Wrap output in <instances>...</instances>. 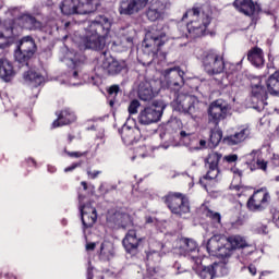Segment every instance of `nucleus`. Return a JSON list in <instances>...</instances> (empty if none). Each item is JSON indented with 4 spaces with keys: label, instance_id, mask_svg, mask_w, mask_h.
<instances>
[{
    "label": "nucleus",
    "instance_id": "1",
    "mask_svg": "<svg viewBox=\"0 0 279 279\" xmlns=\"http://www.w3.org/2000/svg\"><path fill=\"white\" fill-rule=\"evenodd\" d=\"M111 27L112 22L105 15H98L94 21L89 22L84 37V45L86 49L102 51L106 47V36L110 34Z\"/></svg>",
    "mask_w": 279,
    "mask_h": 279
},
{
    "label": "nucleus",
    "instance_id": "2",
    "mask_svg": "<svg viewBox=\"0 0 279 279\" xmlns=\"http://www.w3.org/2000/svg\"><path fill=\"white\" fill-rule=\"evenodd\" d=\"M184 19H190L187 23V38H199L206 36L208 32V25L213 23V11L208 5L194 7L183 14Z\"/></svg>",
    "mask_w": 279,
    "mask_h": 279
},
{
    "label": "nucleus",
    "instance_id": "3",
    "mask_svg": "<svg viewBox=\"0 0 279 279\" xmlns=\"http://www.w3.org/2000/svg\"><path fill=\"white\" fill-rule=\"evenodd\" d=\"M196 58L202 62V66L207 75H221L226 71V59L218 50H198Z\"/></svg>",
    "mask_w": 279,
    "mask_h": 279
},
{
    "label": "nucleus",
    "instance_id": "4",
    "mask_svg": "<svg viewBox=\"0 0 279 279\" xmlns=\"http://www.w3.org/2000/svg\"><path fill=\"white\" fill-rule=\"evenodd\" d=\"M165 43H167V34L156 26H153L151 29L146 33L142 43L143 51L146 56L156 58V53L160 51V47H162Z\"/></svg>",
    "mask_w": 279,
    "mask_h": 279
},
{
    "label": "nucleus",
    "instance_id": "5",
    "mask_svg": "<svg viewBox=\"0 0 279 279\" xmlns=\"http://www.w3.org/2000/svg\"><path fill=\"white\" fill-rule=\"evenodd\" d=\"M95 0H63L60 10L65 16L71 14H92L97 10Z\"/></svg>",
    "mask_w": 279,
    "mask_h": 279
},
{
    "label": "nucleus",
    "instance_id": "6",
    "mask_svg": "<svg viewBox=\"0 0 279 279\" xmlns=\"http://www.w3.org/2000/svg\"><path fill=\"white\" fill-rule=\"evenodd\" d=\"M171 106L177 112L189 114L192 119L199 112V100L193 95L179 94Z\"/></svg>",
    "mask_w": 279,
    "mask_h": 279
},
{
    "label": "nucleus",
    "instance_id": "7",
    "mask_svg": "<svg viewBox=\"0 0 279 279\" xmlns=\"http://www.w3.org/2000/svg\"><path fill=\"white\" fill-rule=\"evenodd\" d=\"M34 53H36V41L33 36H25L17 43L14 58L22 66H28V62L34 58Z\"/></svg>",
    "mask_w": 279,
    "mask_h": 279
},
{
    "label": "nucleus",
    "instance_id": "8",
    "mask_svg": "<svg viewBox=\"0 0 279 279\" xmlns=\"http://www.w3.org/2000/svg\"><path fill=\"white\" fill-rule=\"evenodd\" d=\"M95 71L98 77H106V75H121V73L128 72V63L113 58H104L101 62L95 66Z\"/></svg>",
    "mask_w": 279,
    "mask_h": 279
},
{
    "label": "nucleus",
    "instance_id": "9",
    "mask_svg": "<svg viewBox=\"0 0 279 279\" xmlns=\"http://www.w3.org/2000/svg\"><path fill=\"white\" fill-rule=\"evenodd\" d=\"M162 202L168 206L169 210L172 215H178L182 217V215H186L191 213V206L189 205V199L184 197L182 193H173L170 192L166 196H163Z\"/></svg>",
    "mask_w": 279,
    "mask_h": 279
},
{
    "label": "nucleus",
    "instance_id": "10",
    "mask_svg": "<svg viewBox=\"0 0 279 279\" xmlns=\"http://www.w3.org/2000/svg\"><path fill=\"white\" fill-rule=\"evenodd\" d=\"M228 112H230V105H228L223 99L213 101L207 110L208 123L219 125V123L228 117Z\"/></svg>",
    "mask_w": 279,
    "mask_h": 279
},
{
    "label": "nucleus",
    "instance_id": "11",
    "mask_svg": "<svg viewBox=\"0 0 279 279\" xmlns=\"http://www.w3.org/2000/svg\"><path fill=\"white\" fill-rule=\"evenodd\" d=\"M163 84L171 90H180L184 86V71L180 66L169 68L162 71Z\"/></svg>",
    "mask_w": 279,
    "mask_h": 279
},
{
    "label": "nucleus",
    "instance_id": "12",
    "mask_svg": "<svg viewBox=\"0 0 279 279\" xmlns=\"http://www.w3.org/2000/svg\"><path fill=\"white\" fill-rule=\"evenodd\" d=\"M179 254H181V256H187L195 265H202L199 247L197 246V242L193 239L183 238L179 240Z\"/></svg>",
    "mask_w": 279,
    "mask_h": 279
},
{
    "label": "nucleus",
    "instance_id": "13",
    "mask_svg": "<svg viewBox=\"0 0 279 279\" xmlns=\"http://www.w3.org/2000/svg\"><path fill=\"white\" fill-rule=\"evenodd\" d=\"M84 199L85 196L78 194L81 221L83 225V230H86L88 228H93V226H95V223L97 222V209H95V207H92L90 204H82Z\"/></svg>",
    "mask_w": 279,
    "mask_h": 279
},
{
    "label": "nucleus",
    "instance_id": "14",
    "mask_svg": "<svg viewBox=\"0 0 279 279\" xmlns=\"http://www.w3.org/2000/svg\"><path fill=\"white\" fill-rule=\"evenodd\" d=\"M165 108L157 106H148L142 109L137 116V121L141 125H151V123H158L162 118Z\"/></svg>",
    "mask_w": 279,
    "mask_h": 279
},
{
    "label": "nucleus",
    "instance_id": "15",
    "mask_svg": "<svg viewBox=\"0 0 279 279\" xmlns=\"http://www.w3.org/2000/svg\"><path fill=\"white\" fill-rule=\"evenodd\" d=\"M16 36L19 33L14 29L12 20L0 21V49H8Z\"/></svg>",
    "mask_w": 279,
    "mask_h": 279
},
{
    "label": "nucleus",
    "instance_id": "16",
    "mask_svg": "<svg viewBox=\"0 0 279 279\" xmlns=\"http://www.w3.org/2000/svg\"><path fill=\"white\" fill-rule=\"evenodd\" d=\"M269 199H270L269 193L263 190H257L248 198L246 206L248 210H251L252 213H260L267 208L269 204Z\"/></svg>",
    "mask_w": 279,
    "mask_h": 279
},
{
    "label": "nucleus",
    "instance_id": "17",
    "mask_svg": "<svg viewBox=\"0 0 279 279\" xmlns=\"http://www.w3.org/2000/svg\"><path fill=\"white\" fill-rule=\"evenodd\" d=\"M223 156L219 153H211L205 159V169L207 173L203 177V180H217L219 178V162H221Z\"/></svg>",
    "mask_w": 279,
    "mask_h": 279
},
{
    "label": "nucleus",
    "instance_id": "18",
    "mask_svg": "<svg viewBox=\"0 0 279 279\" xmlns=\"http://www.w3.org/2000/svg\"><path fill=\"white\" fill-rule=\"evenodd\" d=\"M144 239L138 236L136 230L131 229L126 232L124 239L122 240V245L126 252V254H131V256H136L138 254V247L143 245Z\"/></svg>",
    "mask_w": 279,
    "mask_h": 279
},
{
    "label": "nucleus",
    "instance_id": "19",
    "mask_svg": "<svg viewBox=\"0 0 279 279\" xmlns=\"http://www.w3.org/2000/svg\"><path fill=\"white\" fill-rule=\"evenodd\" d=\"M17 21L19 27L27 32H43L45 29V24L31 13H23Z\"/></svg>",
    "mask_w": 279,
    "mask_h": 279
},
{
    "label": "nucleus",
    "instance_id": "20",
    "mask_svg": "<svg viewBox=\"0 0 279 279\" xmlns=\"http://www.w3.org/2000/svg\"><path fill=\"white\" fill-rule=\"evenodd\" d=\"M252 130L250 126L243 125L234 134L223 137L222 143L225 145H229L230 147H234V145L245 143V141L250 138Z\"/></svg>",
    "mask_w": 279,
    "mask_h": 279
},
{
    "label": "nucleus",
    "instance_id": "21",
    "mask_svg": "<svg viewBox=\"0 0 279 279\" xmlns=\"http://www.w3.org/2000/svg\"><path fill=\"white\" fill-rule=\"evenodd\" d=\"M167 10V4L162 0H153L146 10V16L148 21L156 22L162 21L165 19V12Z\"/></svg>",
    "mask_w": 279,
    "mask_h": 279
},
{
    "label": "nucleus",
    "instance_id": "22",
    "mask_svg": "<svg viewBox=\"0 0 279 279\" xmlns=\"http://www.w3.org/2000/svg\"><path fill=\"white\" fill-rule=\"evenodd\" d=\"M148 1L149 0H122L120 2L119 12L125 16H130L143 10Z\"/></svg>",
    "mask_w": 279,
    "mask_h": 279
},
{
    "label": "nucleus",
    "instance_id": "23",
    "mask_svg": "<svg viewBox=\"0 0 279 279\" xmlns=\"http://www.w3.org/2000/svg\"><path fill=\"white\" fill-rule=\"evenodd\" d=\"M121 138L124 145H134V143L141 141V129L124 124L121 130Z\"/></svg>",
    "mask_w": 279,
    "mask_h": 279
},
{
    "label": "nucleus",
    "instance_id": "24",
    "mask_svg": "<svg viewBox=\"0 0 279 279\" xmlns=\"http://www.w3.org/2000/svg\"><path fill=\"white\" fill-rule=\"evenodd\" d=\"M217 271H222L223 276L225 274H228V268H226L223 263H214L207 267L201 266L198 276L201 279H213L217 276Z\"/></svg>",
    "mask_w": 279,
    "mask_h": 279
},
{
    "label": "nucleus",
    "instance_id": "25",
    "mask_svg": "<svg viewBox=\"0 0 279 279\" xmlns=\"http://www.w3.org/2000/svg\"><path fill=\"white\" fill-rule=\"evenodd\" d=\"M130 216L120 211H109L107 215V223L110 228H125Z\"/></svg>",
    "mask_w": 279,
    "mask_h": 279
},
{
    "label": "nucleus",
    "instance_id": "26",
    "mask_svg": "<svg viewBox=\"0 0 279 279\" xmlns=\"http://www.w3.org/2000/svg\"><path fill=\"white\" fill-rule=\"evenodd\" d=\"M137 97L142 101H151L154 99V89L151 84L145 77H140L137 83Z\"/></svg>",
    "mask_w": 279,
    "mask_h": 279
},
{
    "label": "nucleus",
    "instance_id": "27",
    "mask_svg": "<svg viewBox=\"0 0 279 279\" xmlns=\"http://www.w3.org/2000/svg\"><path fill=\"white\" fill-rule=\"evenodd\" d=\"M76 120L77 116H75V111H72L70 108H65L60 112L57 120L52 122V128H62V125L75 123Z\"/></svg>",
    "mask_w": 279,
    "mask_h": 279
},
{
    "label": "nucleus",
    "instance_id": "28",
    "mask_svg": "<svg viewBox=\"0 0 279 279\" xmlns=\"http://www.w3.org/2000/svg\"><path fill=\"white\" fill-rule=\"evenodd\" d=\"M226 243H228V238L221 234H215L207 241L206 250L210 256H215L220 245H225Z\"/></svg>",
    "mask_w": 279,
    "mask_h": 279
},
{
    "label": "nucleus",
    "instance_id": "29",
    "mask_svg": "<svg viewBox=\"0 0 279 279\" xmlns=\"http://www.w3.org/2000/svg\"><path fill=\"white\" fill-rule=\"evenodd\" d=\"M72 70L69 71V81L62 82V84H66L68 86H82V80L80 78V72L82 71L80 62L75 60H71Z\"/></svg>",
    "mask_w": 279,
    "mask_h": 279
},
{
    "label": "nucleus",
    "instance_id": "30",
    "mask_svg": "<svg viewBox=\"0 0 279 279\" xmlns=\"http://www.w3.org/2000/svg\"><path fill=\"white\" fill-rule=\"evenodd\" d=\"M247 60L253 64V66H256V69H260V66L265 65V54L263 52V49L258 47L252 48L247 53Z\"/></svg>",
    "mask_w": 279,
    "mask_h": 279
},
{
    "label": "nucleus",
    "instance_id": "31",
    "mask_svg": "<svg viewBox=\"0 0 279 279\" xmlns=\"http://www.w3.org/2000/svg\"><path fill=\"white\" fill-rule=\"evenodd\" d=\"M14 75L12 63L8 59H0V78L3 82H12Z\"/></svg>",
    "mask_w": 279,
    "mask_h": 279
},
{
    "label": "nucleus",
    "instance_id": "32",
    "mask_svg": "<svg viewBox=\"0 0 279 279\" xmlns=\"http://www.w3.org/2000/svg\"><path fill=\"white\" fill-rule=\"evenodd\" d=\"M233 5L239 12H242V14H245L246 16H252V14L256 12V5H254L252 0H235Z\"/></svg>",
    "mask_w": 279,
    "mask_h": 279
},
{
    "label": "nucleus",
    "instance_id": "33",
    "mask_svg": "<svg viewBox=\"0 0 279 279\" xmlns=\"http://www.w3.org/2000/svg\"><path fill=\"white\" fill-rule=\"evenodd\" d=\"M252 97L253 99H257L262 106L267 105L265 101H267V89L260 85V81L257 80V83L252 84Z\"/></svg>",
    "mask_w": 279,
    "mask_h": 279
},
{
    "label": "nucleus",
    "instance_id": "34",
    "mask_svg": "<svg viewBox=\"0 0 279 279\" xmlns=\"http://www.w3.org/2000/svg\"><path fill=\"white\" fill-rule=\"evenodd\" d=\"M267 90L275 97L279 96V72H275L266 82Z\"/></svg>",
    "mask_w": 279,
    "mask_h": 279
},
{
    "label": "nucleus",
    "instance_id": "35",
    "mask_svg": "<svg viewBox=\"0 0 279 279\" xmlns=\"http://www.w3.org/2000/svg\"><path fill=\"white\" fill-rule=\"evenodd\" d=\"M24 80L28 82L33 88H38V86L45 82V77L35 71L24 73Z\"/></svg>",
    "mask_w": 279,
    "mask_h": 279
},
{
    "label": "nucleus",
    "instance_id": "36",
    "mask_svg": "<svg viewBox=\"0 0 279 279\" xmlns=\"http://www.w3.org/2000/svg\"><path fill=\"white\" fill-rule=\"evenodd\" d=\"M146 260H147L148 271H150V276H154V274H156V267L151 265H156V263H160L161 260L160 253L157 251H150L146 253Z\"/></svg>",
    "mask_w": 279,
    "mask_h": 279
},
{
    "label": "nucleus",
    "instance_id": "37",
    "mask_svg": "<svg viewBox=\"0 0 279 279\" xmlns=\"http://www.w3.org/2000/svg\"><path fill=\"white\" fill-rule=\"evenodd\" d=\"M227 241L231 247V250H243L244 247H250L247 245V241H245V238L241 235H231L227 238Z\"/></svg>",
    "mask_w": 279,
    "mask_h": 279
},
{
    "label": "nucleus",
    "instance_id": "38",
    "mask_svg": "<svg viewBox=\"0 0 279 279\" xmlns=\"http://www.w3.org/2000/svg\"><path fill=\"white\" fill-rule=\"evenodd\" d=\"M232 246H230L229 242H225L223 245H220L219 250L214 254L217 258H230L232 256Z\"/></svg>",
    "mask_w": 279,
    "mask_h": 279
},
{
    "label": "nucleus",
    "instance_id": "39",
    "mask_svg": "<svg viewBox=\"0 0 279 279\" xmlns=\"http://www.w3.org/2000/svg\"><path fill=\"white\" fill-rule=\"evenodd\" d=\"M202 210H203V215H205V217H208L213 221V223H217L218 226H221V214L217 211H213L210 208L206 206H203Z\"/></svg>",
    "mask_w": 279,
    "mask_h": 279
},
{
    "label": "nucleus",
    "instance_id": "40",
    "mask_svg": "<svg viewBox=\"0 0 279 279\" xmlns=\"http://www.w3.org/2000/svg\"><path fill=\"white\" fill-rule=\"evenodd\" d=\"M5 16H8V19H12V23L13 25H19V19H21V16H23V13L21 12V9L17 7H13L7 10L5 12Z\"/></svg>",
    "mask_w": 279,
    "mask_h": 279
},
{
    "label": "nucleus",
    "instance_id": "41",
    "mask_svg": "<svg viewBox=\"0 0 279 279\" xmlns=\"http://www.w3.org/2000/svg\"><path fill=\"white\" fill-rule=\"evenodd\" d=\"M221 138H223V132L216 130L210 132L209 143H211V147H217L219 143H221Z\"/></svg>",
    "mask_w": 279,
    "mask_h": 279
},
{
    "label": "nucleus",
    "instance_id": "42",
    "mask_svg": "<svg viewBox=\"0 0 279 279\" xmlns=\"http://www.w3.org/2000/svg\"><path fill=\"white\" fill-rule=\"evenodd\" d=\"M130 34L129 36H123L122 37V45L124 47V49H132V47H134V29L131 28L130 31Z\"/></svg>",
    "mask_w": 279,
    "mask_h": 279
},
{
    "label": "nucleus",
    "instance_id": "43",
    "mask_svg": "<svg viewBox=\"0 0 279 279\" xmlns=\"http://www.w3.org/2000/svg\"><path fill=\"white\" fill-rule=\"evenodd\" d=\"M99 256L101 260H110V257L112 256V251L108 248V244L101 243L99 248Z\"/></svg>",
    "mask_w": 279,
    "mask_h": 279
},
{
    "label": "nucleus",
    "instance_id": "44",
    "mask_svg": "<svg viewBox=\"0 0 279 279\" xmlns=\"http://www.w3.org/2000/svg\"><path fill=\"white\" fill-rule=\"evenodd\" d=\"M140 108L141 101H138V99H133L128 107L129 114H138Z\"/></svg>",
    "mask_w": 279,
    "mask_h": 279
},
{
    "label": "nucleus",
    "instance_id": "45",
    "mask_svg": "<svg viewBox=\"0 0 279 279\" xmlns=\"http://www.w3.org/2000/svg\"><path fill=\"white\" fill-rule=\"evenodd\" d=\"M116 189L117 186L114 185H110L108 183H101L98 187V192L100 193V195H108L110 191H114Z\"/></svg>",
    "mask_w": 279,
    "mask_h": 279
},
{
    "label": "nucleus",
    "instance_id": "46",
    "mask_svg": "<svg viewBox=\"0 0 279 279\" xmlns=\"http://www.w3.org/2000/svg\"><path fill=\"white\" fill-rule=\"evenodd\" d=\"M241 62L242 61L238 62L236 64L230 63L229 69H228V71H226V73L228 75H234L235 73H239V71H241V69H242Z\"/></svg>",
    "mask_w": 279,
    "mask_h": 279
},
{
    "label": "nucleus",
    "instance_id": "47",
    "mask_svg": "<svg viewBox=\"0 0 279 279\" xmlns=\"http://www.w3.org/2000/svg\"><path fill=\"white\" fill-rule=\"evenodd\" d=\"M87 175L90 180H97L99 175H101V170H94L87 169Z\"/></svg>",
    "mask_w": 279,
    "mask_h": 279
},
{
    "label": "nucleus",
    "instance_id": "48",
    "mask_svg": "<svg viewBox=\"0 0 279 279\" xmlns=\"http://www.w3.org/2000/svg\"><path fill=\"white\" fill-rule=\"evenodd\" d=\"M223 162H236L239 160L238 155H228L222 158Z\"/></svg>",
    "mask_w": 279,
    "mask_h": 279
},
{
    "label": "nucleus",
    "instance_id": "49",
    "mask_svg": "<svg viewBox=\"0 0 279 279\" xmlns=\"http://www.w3.org/2000/svg\"><path fill=\"white\" fill-rule=\"evenodd\" d=\"M64 153L68 154L70 158H82V156H84V154L80 151H68L64 149Z\"/></svg>",
    "mask_w": 279,
    "mask_h": 279
},
{
    "label": "nucleus",
    "instance_id": "50",
    "mask_svg": "<svg viewBox=\"0 0 279 279\" xmlns=\"http://www.w3.org/2000/svg\"><path fill=\"white\" fill-rule=\"evenodd\" d=\"M256 165L262 171H267V161L257 159Z\"/></svg>",
    "mask_w": 279,
    "mask_h": 279
},
{
    "label": "nucleus",
    "instance_id": "51",
    "mask_svg": "<svg viewBox=\"0 0 279 279\" xmlns=\"http://www.w3.org/2000/svg\"><path fill=\"white\" fill-rule=\"evenodd\" d=\"M119 90H121L119 85H112L111 87H109L108 93L109 95H118Z\"/></svg>",
    "mask_w": 279,
    "mask_h": 279
},
{
    "label": "nucleus",
    "instance_id": "52",
    "mask_svg": "<svg viewBox=\"0 0 279 279\" xmlns=\"http://www.w3.org/2000/svg\"><path fill=\"white\" fill-rule=\"evenodd\" d=\"M270 165L272 167H279V155H274L271 160H270Z\"/></svg>",
    "mask_w": 279,
    "mask_h": 279
},
{
    "label": "nucleus",
    "instance_id": "53",
    "mask_svg": "<svg viewBox=\"0 0 279 279\" xmlns=\"http://www.w3.org/2000/svg\"><path fill=\"white\" fill-rule=\"evenodd\" d=\"M77 167H80V163H73L72 166H69L64 169V173H69L71 171H75V169H77Z\"/></svg>",
    "mask_w": 279,
    "mask_h": 279
},
{
    "label": "nucleus",
    "instance_id": "54",
    "mask_svg": "<svg viewBox=\"0 0 279 279\" xmlns=\"http://www.w3.org/2000/svg\"><path fill=\"white\" fill-rule=\"evenodd\" d=\"M240 226H243V220L241 218H238L235 221L231 222L232 228H239Z\"/></svg>",
    "mask_w": 279,
    "mask_h": 279
},
{
    "label": "nucleus",
    "instance_id": "55",
    "mask_svg": "<svg viewBox=\"0 0 279 279\" xmlns=\"http://www.w3.org/2000/svg\"><path fill=\"white\" fill-rule=\"evenodd\" d=\"M95 247H97V243H95V242H90V243L86 244L87 252H93L95 250Z\"/></svg>",
    "mask_w": 279,
    "mask_h": 279
},
{
    "label": "nucleus",
    "instance_id": "56",
    "mask_svg": "<svg viewBox=\"0 0 279 279\" xmlns=\"http://www.w3.org/2000/svg\"><path fill=\"white\" fill-rule=\"evenodd\" d=\"M204 147H206V141L201 140L199 141V147H194V149L199 150V149H204Z\"/></svg>",
    "mask_w": 279,
    "mask_h": 279
},
{
    "label": "nucleus",
    "instance_id": "57",
    "mask_svg": "<svg viewBox=\"0 0 279 279\" xmlns=\"http://www.w3.org/2000/svg\"><path fill=\"white\" fill-rule=\"evenodd\" d=\"M182 265H180V263L175 262L174 265H173V269H177V275L178 274H182V271H180Z\"/></svg>",
    "mask_w": 279,
    "mask_h": 279
},
{
    "label": "nucleus",
    "instance_id": "58",
    "mask_svg": "<svg viewBox=\"0 0 279 279\" xmlns=\"http://www.w3.org/2000/svg\"><path fill=\"white\" fill-rule=\"evenodd\" d=\"M94 275H93V267H88L87 268V279H93Z\"/></svg>",
    "mask_w": 279,
    "mask_h": 279
},
{
    "label": "nucleus",
    "instance_id": "59",
    "mask_svg": "<svg viewBox=\"0 0 279 279\" xmlns=\"http://www.w3.org/2000/svg\"><path fill=\"white\" fill-rule=\"evenodd\" d=\"M248 271L250 274H252V276H256V266H253V265L248 266Z\"/></svg>",
    "mask_w": 279,
    "mask_h": 279
},
{
    "label": "nucleus",
    "instance_id": "60",
    "mask_svg": "<svg viewBox=\"0 0 279 279\" xmlns=\"http://www.w3.org/2000/svg\"><path fill=\"white\" fill-rule=\"evenodd\" d=\"M231 189L234 191H245L247 187H243V185H232Z\"/></svg>",
    "mask_w": 279,
    "mask_h": 279
},
{
    "label": "nucleus",
    "instance_id": "61",
    "mask_svg": "<svg viewBox=\"0 0 279 279\" xmlns=\"http://www.w3.org/2000/svg\"><path fill=\"white\" fill-rule=\"evenodd\" d=\"M258 154V150H252L251 154L246 155V158L250 160V158H256V155Z\"/></svg>",
    "mask_w": 279,
    "mask_h": 279
},
{
    "label": "nucleus",
    "instance_id": "62",
    "mask_svg": "<svg viewBox=\"0 0 279 279\" xmlns=\"http://www.w3.org/2000/svg\"><path fill=\"white\" fill-rule=\"evenodd\" d=\"M231 171L233 173H238L240 178H241V175H243V172L241 170H239V168H231Z\"/></svg>",
    "mask_w": 279,
    "mask_h": 279
},
{
    "label": "nucleus",
    "instance_id": "63",
    "mask_svg": "<svg viewBox=\"0 0 279 279\" xmlns=\"http://www.w3.org/2000/svg\"><path fill=\"white\" fill-rule=\"evenodd\" d=\"M159 147H161V149H169V147H171V144H169V142H165Z\"/></svg>",
    "mask_w": 279,
    "mask_h": 279
},
{
    "label": "nucleus",
    "instance_id": "64",
    "mask_svg": "<svg viewBox=\"0 0 279 279\" xmlns=\"http://www.w3.org/2000/svg\"><path fill=\"white\" fill-rule=\"evenodd\" d=\"M49 173H56L57 169L53 166H48Z\"/></svg>",
    "mask_w": 279,
    "mask_h": 279
}]
</instances>
